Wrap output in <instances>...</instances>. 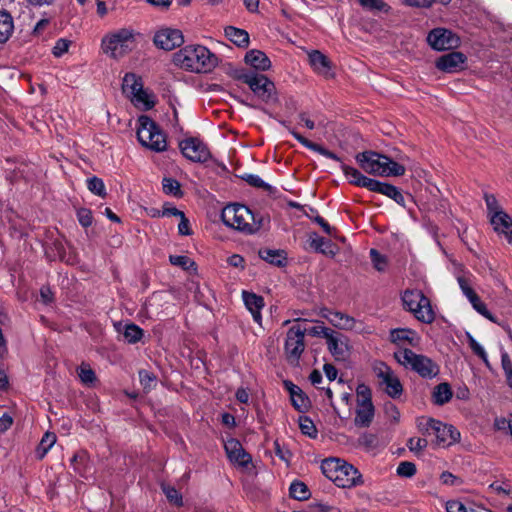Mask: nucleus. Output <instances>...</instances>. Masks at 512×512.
Here are the masks:
<instances>
[{"label": "nucleus", "mask_w": 512, "mask_h": 512, "mask_svg": "<svg viewBox=\"0 0 512 512\" xmlns=\"http://www.w3.org/2000/svg\"><path fill=\"white\" fill-rule=\"evenodd\" d=\"M173 63L190 72L207 73L217 64V57L202 45H188L173 54Z\"/></svg>", "instance_id": "nucleus-1"}, {"label": "nucleus", "mask_w": 512, "mask_h": 512, "mask_svg": "<svg viewBox=\"0 0 512 512\" xmlns=\"http://www.w3.org/2000/svg\"><path fill=\"white\" fill-rule=\"evenodd\" d=\"M223 223L244 234H254L263 227V217L257 218L245 205L229 204L221 213Z\"/></svg>", "instance_id": "nucleus-2"}, {"label": "nucleus", "mask_w": 512, "mask_h": 512, "mask_svg": "<svg viewBox=\"0 0 512 512\" xmlns=\"http://www.w3.org/2000/svg\"><path fill=\"white\" fill-rule=\"evenodd\" d=\"M321 470L338 487L351 488L363 483L361 473L353 465L338 458L323 460Z\"/></svg>", "instance_id": "nucleus-3"}, {"label": "nucleus", "mask_w": 512, "mask_h": 512, "mask_svg": "<svg viewBox=\"0 0 512 512\" xmlns=\"http://www.w3.org/2000/svg\"><path fill=\"white\" fill-rule=\"evenodd\" d=\"M394 359L404 368L411 369L422 378L432 379L439 374V366L429 357L416 354L411 349L396 350Z\"/></svg>", "instance_id": "nucleus-4"}, {"label": "nucleus", "mask_w": 512, "mask_h": 512, "mask_svg": "<svg viewBox=\"0 0 512 512\" xmlns=\"http://www.w3.org/2000/svg\"><path fill=\"white\" fill-rule=\"evenodd\" d=\"M306 320L295 319L286 333L284 353L289 364L297 366L305 350Z\"/></svg>", "instance_id": "nucleus-5"}, {"label": "nucleus", "mask_w": 512, "mask_h": 512, "mask_svg": "<svg viewBox=\"0 0 512 512\" xmlns=\"http://www.w3.org/2000/svg\"><path fill=\"white\" fill-rule=\"evenodd\" d=\"M137 138L144 147L152 151L162 152L167 148L165 134L160 130L158 125L146 115H142L138 118Z\"/></svg>", "instance_id": "nucleus-6"}, {"label": "nucleus", "mask_w": 512, "mask_h": 512, "mask_svg": "<svg viewBox=\"0 0 512 512\" xmlns=\"http://www.w3.org/2000/svg\"><path fill=\"white\" fill-rule=\"evenodd\" d=\"M135 44V33L131 29L122 28L107 34L102 40L104 53L112 58H120L131 51Z\"/></svg>", "instance_id": "nucleus-7"}, {"label": "nucleus", "mask_w": 512, "mask_h": 512, "mask_svg": "<svg viewBox=\"0 0 512 512\" xmlns=\"http://www.w3.org/2000/svg\"><path fill=\"white\" fill-rule=\"evenodd\" d=\"M404 306L423 323L434 320V312L430 300L419 290H406L402 296Z\"/></svg>", "instance_id": "nucleus-8"}, {"label": "nucleus", "mask_w": 512, "mask_h": 512, "mask_svg": "<svg viewBox=\"0 0 512 512\" xmlns=\"http://www.w3.org/2000/svg\"><path fill=\"white\" fill-rule=\"evenodd\" d=\"M372 370L377 377L379 384L384 387L385 392L392 398H398L403 392V386L394 371L384 362L376 361Z\"/></svg>", "instance_id": "nucleus-9"}, {"label": "nucleus", "mask_w": 512, "mask_h": 512, "mask_svg": "<svg viewBox=\"0 0 512 512\" xmlns=\"http://www.w3.org/2000/svg\"><path fill=\"white\" fill-rule=\"evenodd\" d=\"M238 79L247 84L254 94L262 100L267 102L273 98L276 90L275 85L265 75L244 73L239 75Z\"/></svg>", "instance_id": "nucleus-10"}, {"label": "nucleus", "mask_w": 512, "mask_h": 512, "mask_svg": "<svg viewBox=\"0 0 512 512\" xmlns=\"http://www.w3.org/2000/svg\"><path fill=\"white\" fill-rule=\"evenodd\" d=\"M429 45L438 51L450 50L458 47L460 39L452 31L445 28H435L427 36Z\"/></svg>", "instance_id": "nucleus-11"}, {"label": "nucleus", "mask_w": 512, "mask_h": 512, "mask_svg": "<svg viewBox=\"0 0 512 512\" xmlns=\"http://www.w3.org/2000/svg\"><path fill=\"white\" fill-rule=\"evenodd\" d=\"M182 154L193 162L204 163L211 157L207 146L197 138H188L179 143Z\"/></svg>", "instance_id": "nucleus-12"}, {"label": "nucleus", "mask_w": 512, "mask_h": 512, "mask_svg": "<svg viewBox=\"0 0 512 512\" xmlns=\"http://www.w3.org/2000/svg\"><path fill=\"white\" fill-rule=\"evenodd\" d=\"M427 425L431 427L437 444L443 447L450 446L460 439V433L452 425L442 423L435 419H429Z\"/></svg>", "instance_id": "nucleus-13"}, {"label": "nucleus", "mask_w": 512, "mask_h": 512, "mask_svg": "<svg viewBox=\"0 0 512 512\" xmlns=\"http://www.w3.org/2000/svg\"><path fill=\"white\" fill-rule=\"evenodd\" d=\"M355 159L364 172L376 176H382L385 155L369 150L358 153L355 156Z\"/></svg>", "instance_id": "nucleus-14"}, {"label": "nucleus", "mask_w": 512, "mask_h": 512, "mask_svg": "<svg viewBox=\"0 0 512 512\" xmlns=\"http://www.w3.org/2000/svg\"><path fill=\"white\" fill-rule=\"evenodd\" d=\"M184 37L180 30L166 28L158 31L154 36V44L166 51H171L183 44Z\"/></svg>", "instance_id": "nucleus-15"}, {"label": "nucleus", "mask_w": 512, "mask_h": 512, "mask_svg": "<svg viewBox=\"0 0 512 512\" xmlns=\"http://www.w3.org/2000/svg\"><path fill=\"white\" fill-rule=\"evenodd\" d=\"M224 448L228 459L233 464L241 467H247L251 463V455L244 450L242 444L237 439L230 438L226 440Z\"/></svg>", "instance_id": "nucleus-16"}, {"label": "nucleus", "mask_w": 512, "mask_h": 512, "mask_svg": "<svg viewBox=\"0 0 512 512\" xmlns=\"http://www.w3.org/2000/svg\"><path fill=\"white\" fill-rule=\"evenodd\" d=\"M390 341L398 347L397 350H402L409 349V346L417 347L420 337L411 329L397 328L390 331Z\"/></svg>", "instance_id": "nucleus-17"}, {"label": "nucleus", "mask_w": 512, "mask_h": 512, "mask_svg": "<svg viewBox=\"0 0 512 512\" xmlns=\"http://www.w3.org/2000/svg\"><path fill=\"white\" fill-rule=\"evenodd\" d=\"M466 56L461 52H450L442 55L436 61V68L446 73H455L464 68Z\"/></svg>", "instance_id": "nucleus-18"}, {"label": "nucleus", "mask_w": 512, "mask_h": 512, "mask_svg": "<svg viewBox=\"0 0 512 512\" xmlns=\"http://www.w3.org/2000/svg\"><path fill=\"white\" fill-rule=\"evenodd\" d=\"M326 341L335 360L344 361L348 357V344L344 335L333 331Z\"/></svg>", "instance_id": "nucleus-19"}, {"label": "nucleus", "mask_w": 512, "mask_h": 512, "mask_svg": "<svg viewBox=\"0 0 512 512\" xmlns=\"http://www.w3.org/2000/svg\"><path fill=\"white\" fill-rule=\"evenodd\" d=\"M123 91L136 101L146 103L147 94L143 91V85L135 74L128 73L123 78Z\"/></svg>", "instance_id": "nucleus-20"}, {"label": "nucleus", "mask_w": 512, "mask_h": 512, "mask_svg": "<svg viewBox=\"0 0 512 512\" xmlns=\"http://www.w3.org/2000/svg\"><path fill=\"white\" fill-rule=\"evenodd\" d=\"M341 170L343 171L344 175L349 179V183L372 191L376 182L375 179L366 177L356 168L348 166L344 163L341 164Z\"/></svg>", "instance_id": "nucleus-21"}, {"label": "nucleus", "mask_w": 512, "mask_h": 512, "mask_svg": "<svg viewBox=\"0 0 512 512\" xmlns=\"http://www.w3.org/2000/svg\"><path fill=\"white\" fill-rule=\"evenodd\" d=\"M375 408L373 403H356L354 424L359 428H367L373 422Z\"/></svg>", "instance_id": "nucleus-22"}, {"label": "nucleus", "mask_w": 512, "mask_h": 512, "mask_svg": "<svg viewBox=\"0 0 512 512\" xmlns=\"http://www.w3.org/2000/svg\"><path fill=\"white\" fill-rule=\"evenodd\" d=\"M242 298L246 308L252 314L254 321L260 324L262 320L261 310L264 307L263 297L244 290L242 292Z\"/></svg>", "instance_id": "nucleus-23"}, {"label": "nucleus", "mask_w": 512, "mask_h": 512, "mask_svg": "<svg viewBox=\"0 0 512 512\" xmlns=\"http://www.w3.org/2000/svg\"><path fill=\"white\" fill-rule=\"evenodd\" d=\"M490 222L496 232L504 234L508 242H512V218L505 211L492 215Z\"/></svg>", "instance_id": "nucleus-24"}, {"label": "nucleus", "mask_w": 512, "mask_h": 512, "mask_svg": "<svg viewBox=\"0 0 512 512\" xmlns=\"http://www.w3.org/2000/svg\"><path fill=\"white\" fill-rule=\"evenodd\" d=\"M288 130L299 143H301L304 147L308 148L309 150L317 152L326 158L333 159L335 161H340V158L335 153L329 151L328 149L324 148L319 144H316L308 140L294 129L288 127Z\"/></svg>", "instance_id": "nucleus-25"}, {"label": "nucleus", "mask_w": 512, "mask_h": 512, "mask_svg": "<svg viewBox=\"0 0 512 512\" xmlns=\"http://www.w3.org/2000/svg\"><path fill=\"white\" fill-rule=\"evenodd\" d=\"M245 62L260 71H266L271 67V61L267 55L257 49H252L246 53Z\"/></svg>", "instance_id": "nucleus-26"}, {"label": "nucleus", "mask_w": 512, "mask_h": 512, "mask_svg": "<svg viewBox=\"0 0 512 512\" xmlns=\"http://www.w3.org/2000/svg\"><path fill=\"white\" fill-rule=\"evenodd\" d=\"M308 57L310 65L318 74L327 76L330 73L331 63L323 53L313 50Z\"/></svg>", "instance_id": "nucleus-27"}, {"label": "nucleus", "mask_w": 512, "mask_h": 512, "mask_svg": "<svg viewBox=\"0 0 512 512\" xmlns=\"http://www.w3.org/2000/svg\"><path fill=\"white\" fill-rule=\"evenodd\" d=\"M373 192L383 194L393 199L397 204L404 206L405 199L401 191L394 185L383 183L376 180L375 185L372 189Z\"/></svg>", "instance_id": "nucleus-28"}, {"label": "nucleus", "mask_w": 512, "mask_h": 512, "mask_svg": "<svg viewBox=\"0 0 512 512\" xmlns=\"http://www.w3.org/2000/svg\"><path fill=\"white\" fill-rule=\"evenodd\" d=\"M118 332H122L124 339L131 344L137 343L143 337L144 331L134 323L122 325L118 323L115 325Z\"/></svg>", "instance_id": "nucleus-29"}, {"label": "nucleus", "mask_w": 512, "mask_h": 512, "mask_svg": "<svg viewBox=\"0 0 512 512\" xmlns=\"http://www.w3.org/2000/svg\"><path fill=\"white\" fill-rule=\"evenodd\" d=\"M308 243L310 248L316 252L322 253L324 255H334L332 243L329 240L319 236L315 232L309 234Z\"/></svg>", "instance_id": "nucleus-30"}, {"label": "nucleus", "mask_w": 512, "mask_h": 512, "mask_svg": "<svg viewBox=\"0 0 512 512\" xmlns=\"http://www.w3.org/2000/svg\"><path fill=\"white\" fill-rule=\"evenodd\" d=\"M285 387L290 393L293 406L298 410H304L308 407V399L304 396L300 387L290 381H285Z\"/></svg>", "instance_id": "nucleus-31"}, {"label": "nucleus", "mask_w": 512, "mask_h": 512, "mask_svg": "<svg viewBox=\"0 0 512 512\" xmlns=\"http://www.w3.org/2000/svg\"><path fill=\"white\" fill-rule=\"evenodd\" d=\"M14 30L13 17L6 10L0 11V44L8 41Z\"/></svg>", "instance_id": "nucleus-32"}, {"label": "nucleus", "mask_w": 512, "mask_h": 512, "mask_svg": "<svg viewBox=\"0 0 512 512\" xmlns=\"http://www.w3.org/2000/svg\"><path fill=\"white\" fill-rule=\"evenodd\" d=\"M225 36L238 47H247L249 45V34L234 26H228L224 30Z\"/></svg>", "instance_id": "nucleus-33"}, {"label": "nucleus", "mask_w": 512, "mask_h": 512, "mask_svg": "<svg viewBox=\"0 0 512 512\" xmlns=\"http://www.w3.org/2000/svg\"><path fill=\"white\" fill-rule=\"evenodd\" d=\"M327 320L335 327L339 329H352L354 326V319L341 312H329V315H325Z\"/></svg>", "instance_id": "nucleus-34"}, {"label": "nucleus", "mask_w": 512, "mask_h": 512, "mask_svg": "<svg viewBox=\"0 0 512 512\" xmlns=\"http://www.w3.org/2000/svg\"><path fill=\"white\" fill-rule=\"evenodd\" d=\"M452 395L450 385L448 383H440L433 390V402L437 405H444L451 400Z\"/></svg>", "instance_id": "nucleus-35"}, {"label": "nucleus", "mask_w": 512, "mask_h": 512, "mask_svg": "<svg viewBox=\"0 0 512 512\" xmlns=\"http://www.w3.org/2000/svg\"><path fill=\"white\" fill-rule=\"evenodd\" d=\"M259 256L264 261L275 266H283L286 260V256L282 250L261 249Z\"/></svg>", "instance_id": "nucleus-36"}, {"label": "nucleus", "mask_w": 512, "mask_h": 512, "mask_svg": "<svg viewBox=\"0 0 512 512\" xmlns=\"http://www.w3.org/2000/svg\"><path fill=\"white\" fill-rule=\"evenodd\" d=\"M383 163L382 176H402L405 174L406 168L404 164L394 161L386 155Z\"/></svg>", "instance_id": "nucleus-37"}, {"label": "nucleus", "mask_w": 512, "mask_h": 512, "mask_svg": "<svg viewBox=\"0 0 512 512\" xmlns=\"http://www.w3.org/2000/svg\"><path fill=\"white\" fill-rule=\"evenodd\" d=\"M56 442V435L51 432H46L40 443L38 444L36 448V456L38 459L44 458V456L47 454V452L53 447V445Z\"/></svg>", "instance_id": "nucleus-38"}, {"label": "nucleus", "mask_w": 512, "mask_h": 512, "mask_svg": "<svg viewBox=\"0 0 512 512\" xmlns=\"http://www.w3.org/2000/svg\"><path fill=\"white\" fill-rule=\"evenodd\" d=\"M290 496L296 500H307L310 496V492L305 483L301 481H294L291 483L289 488Z\"/></svg>", "instance_id": "nucleus-39"}, {"label": "nucleus", "mask_w": 512, "mask_h": 512, "mask_svg": "<svg viewBox=\"0 0 512 512\" xmlns=\"http://www.w3.org/2000/svg\"><path fill=\"white\" fill-rule=\"evenodd\" d=\"M163 191L167 195H172L175 197H181V185L180 183L173 178H164L162 181Z\"/></svg>", "instance_id": "nucleus-40"}, {"label": "nucleus", "mask_w": 512, "mask_h": 512, "mask_svg": "<svg viewBox=\"0 0 512 512\" xmlns=\"http://www.w3.org/2000/svg\"><path fill=\"white\" fill-rule=\"evenodd\" d=\"M469 347L475 355H477L485 364L489 366L488 356L484 348L474 339V337L467 333L466 334Z\"/></svg>", "instance_id": "nucleus-41"}, {"label": "nucleus", "mask_w": 512, "mask_h": 512, "mask_svg": "<svg viewBox=\"0 0 512 512\" xmlns=\"http://www.w3.org/2000/svg\"><path fill=\"white\" fill-rule=\"evenodd\" d=\"M87 187L88 189L95 195H98L100 197L106 196V190L105 185L102 179L94 176L92 178H89L87 180Z\"/></svg>", "instance_id": "nucleus-42"}, {"label": "nucleus", "mask_w": 512, "mask_h": 512, "mask_svg": "<svg viewBox=\"0 0 512 512\" xmlns=\"http://www.w3.org/2000/svg\"><path fill=\"white\" fill-rule=\"evenodd\" d=\"M469 302L479 314H481L482 316H484L485 318L494 323L496 322L495 317L487 309L486 305L481 301L478 295H476L475 298L470 299Z\"/></svg>", "instance_id": "nucleus-43"}, {"label": "nucleus", "mask_w": 512, "mask_h": 512, "mask_svg": "<svg viewBox=\"0 0 512 512\" xmlns=\"http://www.w3.org/2000/svg\"><path fill=\"white\" fill-rule=\"evenodd\" d=\"M357 443L359 447L371 450L377 445V436L375 434L365 432L359 436Z\"/></svg>", "instance_id": "nucleus-44"}, {"label": "nucleus", "mask_w": 512, "mask_h": 512, "mask_svg": "<svg viewBox=\"0 0 512 512\" xmlns=\"http://www.w3.org/2000/svg\"><path fill=\"white\" fill-rule=\"evenodd\" d=\"M78 375L85 385H92L96 381L95 372L85 364H82L78 370Z\"/></svg>", "instance_id": "nucleus-45"}, {"label": "nucleus", "mask_w": 512, "mask_h": 512, "mask_svg": "<svg viewBox=\"0 0 512 512\" xmlns=\"http://www.w3.org/2000/svg\"><path fill=\"white\" fill-rule=\"evenodd\" d=\"M299 426L301 432L311 438H315L317 435L316 427L311 419L308 417H300Z\"/></svg>", "instance_id": "nucleus-46"}, {"label": "nucleus", "mask_w": 512, "mask_h": 512, "mask_svg": "<svg viewBox=\"0 0 512 512\" xmlns=\"http://www.w3.org/2000/svg\"><path fill=\"white\" fill-rule=\"evenodd\" d=\"M169 261L172 265L179 266L184 270H189L195 265L191 258L183 255H171Z\"/></svg>", "instance_id": "nucleus-47"}, {"label": "nucleus", "mask_w": 512, "mask_h": 512, "mask_svg": "<svg viewBox=\"0 0 512 512\" xmlns=\"http://www.w3.org/2000/svg\"><path fill=\"white\" fill-rule=\"evenodd\" d=\"M139 379L145 390H151L156 385L155 375L147 370L139 371Z\"/></svg>", "instance_id": "nucleus-48"}, {"label": "nucleus", "mask_w": 512, "mask_h": 512, "mask_svg": "<svg viewBox=\"0 0 512 512\" xmlns=\"http://www.w3.org/2000/svg\"><path fill=\"white\" fill-rule=\"evenodd\" d=\"M356 403H372L371 389L365 384H359L356 388Z\"/></svg>", "instance_id": "nucleus-49"}, {"label": "nucleus", "mask_w": 512, "mask_h": 512, "mask_svg": "<svg viewBox=\"0 0 512 512\" xmlns=\"http://www.w3.org/2000/svg\"><path fill=\"white\" fill-rule=\"evenodd\" d=\"M416 473V465L413 462L403 461L397 467V474L401 477L410 478Z\"/></svg>", "instance_id": "nucleus-50"}, {"label": "nucleus", "mask_w": 512, "mask_h": 512, "mask_svg": "<svg viewBox=\"0 0 512 512\" xmlns=\"http://www.w3.org/2000/svg\"><path fill=\"white\" fill-rule=\"evenodd\" d=\"M484 200L490 216L496 215L498 212H504L493 194L486 193L484 195Z\"/></svg>", "instance_id": "nucleus-51"}, {"label": "nucleus", "mask_w": 512, "mask_h": 512, "mask_svg": "<svg viewBox=\"0 0 512 512\" xmlns=\"http://www.w3.org/2000/svg\"><path fill=\"white\" fill-rule=\"evenodd\" d=\"M370 257L373 263V266L378 271H384L387 265V260L385 256L380 254L376 249L370 250Z\"/></svg>", "instance_id": "nucleus-52"}, {"label": "nucleus", "mask_w": 512, "mask_h": 512, "mask_svg": "<svg viewBox=\"0 0 512 512\" xmlns=\"http://www.w3.org/2000/svg\"><path fill=\"white\" fill-rule=\"evenodd\" d=\"M458 284L461 288V291L463 294L467 297L468 300L475 298L477 295L476 292L473 290L471 283L468 278L465 276H459L457 278Z\"/></svg>", "instance_id": "nucleus-53"}, {"label": "nucleus", "mask_w": 512, "mask_h": 512, "mask_svg": "<svg viewBox=\"0 0 512 512\" xmlns=\"http://www.w3.org/2000/svg\"><path fill=\"white\" fill-rule=\"evenodd\" d=\"M358 2L367 9L377 11H388L389 6L383 0H358Z\"/></svg>", "instance_id": "nucleus-54"}, {"label": "nucleus", "mask_w": 512, "mask_h": 512, "mask_svg": "<svg viewBox=\"0 0 512 512\" xmlns=\"http://www.w3.org/2000/svg\"><path fill=\"white\" fill-rule=\"evenodd\" d=\"M334 330L325 327L324 325H316L308 328L306 326V333L314 337H324L326 340Z\"/></svg>", "instance_id": "nucleus-55"}, {"label": "nucleus", "mask_w": 512, "mask_h": 512, "mask_svg": "<svg viewBox=\"0 0 512 512\" xmlns=\"http://www.w3.org/2000/svg\"><path fill=\"white\" fill-rule=\"evenodd\" d=\"M163 492L165 493L167 499L171 503H173V504H175L177 506H182L183 505L182 496L178 492V490H176L174 487L164 486L163 487Z\"/></svg>", "instance_id": "nucleus-56"}, {"label": "nucleus", "mask_w": 512, "mask_h": 512, "mask_svg": "<svg viewBox=\"0 0 512 512\" xmlns=\"http://www.w3.org/2000/svg\"><path fill=\"white\" fill-rule=\"evenodd\" d=\"M77 218L79 223L83 227H89L92 225L93 222V216L91 210L87 208H80L77 211Z\"/></svg>", "instance_id": "nucleus-57"}, {"label": "nucleus", "mask_w": 512, "mask_h": 512, "mask_svg": "<svg viewBox=\"0 0 512 512\" xmlns=\"http://www.w3.org/2000/svg\"><path fill=\"white\" fill-rule=\"evenodd\" d=\"M243 179L251 186L257 188H263L265 190H270L271 186L265 183L258 175L247 174L243 176Z\"/></svg>", "instance_id": "nucleus-58"}, {"label": "nucleus", "mask_w": 512, "mask_h": 512, "mask_svg": "<svg viewBox=\"0 0 512 512\" xmlns=\"http://www.w3.org/2000/svg\"><path fill=\"white\" fill-rule=\"evenodd\" d=\"M71 41L61 38L58 39L53 47L52 53L55 57H61L70 47Z\"/></svg>", "instance_id": "nucleus-59"}, {"label": "nucleus", "mask_w": 512, "mask_h": 512, "mask_svg": "<svg viewBox=\"0 0 512 512\" xmlns=\"http://www.w3.org/2000/svg\"><path fill=\"white\" fill-rule=\"evenodd\" d=\"M427 444V440L420 437H412L407 442L409 449L416 453L422 451L427 446Z\"/></svg>", "instance_id": "nucleus-60"}, {"label": "nucleus", "mask_w": 512, "mask_h": 512, "mask_svg": "<svg viewBox=\"0 0 512 512\" xmlns=\"http://www.w3.org/2000/svg\"><path fill=\"white\" fill-rule=\"evenodd\" d=\"M501 364L507 378L508 385L512 387V361L507 354L502 355Z\"/></svg>", "instance_id": "nucleus-61"}, {"label": "nucleus", "mask_w": 512, "mask_h": 512, "mask_svg": "<svg viewBox=\"0 0 512 512\" xmlns=\"http://www.w3.org/2000/svg\"><path fill=\"white\" fill-rule=\"evenodd\" d=\"M384 412H385L386 417L389 418L390 420H392L394 422H397L399 420L400 413H399L396 405L393 404L392 402L385 403Z\"/></svg>", "instance_id": "nucleus-62"}, {"label": "nucleus", "mask_w": 512, "mask_h": 512, "mask_svg": "<svg viewBox=\"0 0 512 512\" xmlns=\"http://www.w3.org/2000/svg\"><path fill=\"white\" fill-rule=\"evenodd\" d=\"M466 507L458 500L448 501L446 504L447 512H465Z\"/></svg>", "instance_id": "nucleus-63"}, {"label": "nucleus", "mask_w": 512, "mask_h": 512, "mask_svg": "<svg viewBox=\"0 0 512 512\" xmlns=\"http://www.w3.org/2000/svg\"><path fill=\"white\" fill-rule=\"evenodd\" d=\"M227 262L232 267L244 269L245 260L241 255L233 254L228 257Z\"/></svg>", "instance_id": "nucleus-64"}]
</instances>
